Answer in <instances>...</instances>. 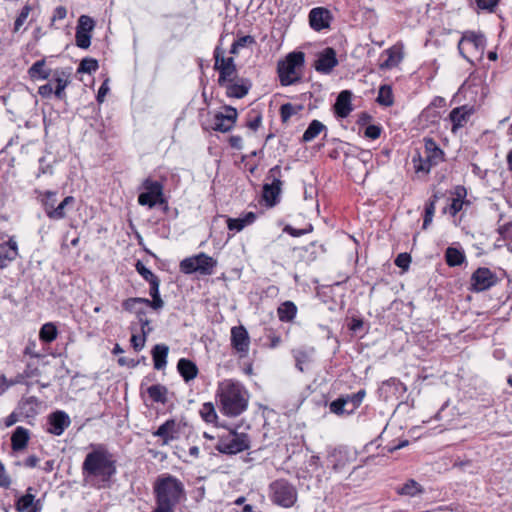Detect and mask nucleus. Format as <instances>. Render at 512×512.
Instances as JSON below:
<instances>
[{
  "label": "nucleus",
  "instance_id": "obj_23",
  "mask_svg": "<svg viewBox=\"0 0 512 512\" xmlns=\"http://www.w3.org/2000/svg\"><path fill=\"white\" fill-rule=\"evenodd\" d=\"M179 433V425L175 419H168L161 424L156 431L152 433L153 436L162 439L163 444H168L170 441L177 438L176 434Z\"/></svg>",
  "mask_w": 512,
  "mask_h": 512
},
{
  "label": "nucleus",
  "instance_id": "obj_12",
  "mask_svg": "<svg viewBox=\"0 0 512 512\" xmlns=\"http://www.w3.org/2000/svg\"><path fill=\"white\" fill-rule=\"evenodd\" d=\"M497 275L487 267L477 268L470 278V290L472 292H483L498 283Z\"/></svg>",
  "mask_w": 512,
  "mask_h": 512
},
{
  "label": "nucleus",
  "instance_id": "obj_19",
  "mask_svg": "<svg viewBox=\"0 0 512 512\" xmlns=\"http://www.w3.org/2000/svg\"><path fill=\"white\" fill-rule=\"evenodd\" d=\"M337 65L338 59L335 49L326 47L318 54L314 67L317 72L329 74Z\"/></svg>",
  "mask_w": 512,
  "mask_h": 512
},
{
  "label": "nucleus",
  "instance_id": "obj_58",
  "mask_svg": "<svg viewBox=\"0 0 512 512\" xmlns=\"http://www.w3.org/2000/svg\"><path fill=\"white\" fill-rule=\"evenodd\" d=\"M334 141H338L341 145H340V150L342 152V154L345 156V157H354V156H357V152L360 151L361 153H365L363 150H361L360 148L356 147V146H353L349 143H343L342 141L338 140V139H334Z\"/></svg>",
  "mask_w": 512,
  "mask_h": 512
},
{
  "label": "nucleus",
  "instance_id": "obj_26",
  "mask_svg": "<svg viewBox=\"0 0 512 512\" xmlns=\"http://www.w3.org/2000/svg\"><path fill=\"white\" fill-rule=\"evenodd\" d=\"M34 491V488L33 487H28L26 489V493L22 496H20L16 501H15V509L17 512H25V511H29L30 509H34L35 507H41V503H40V500L39 499H35V495L33 493Z\"/></svg>",
  "mask_w": 512,
  "mask_h": 512
},
{
  "label": "nucleus",
  "instance_id": "obj_7",
  "mask_svg": "<svg viewBox=\"0 0 512 512\" xmlns=\"http://www.w3.org/2000/svg\"><path fill=\"white\" fill-rule=\"evenodd\" d=\"M141 192L138 195V203L141 206L153 208L156 205L166 203L164 196V185L162 182L146 178L141 185Z\"/></svg>",
  "mask_w": 512,
  "mask_h": 512
},
{
  "label": "nucleus",
  "instance_id": "obj_50",
  "mask_svg": "<svg viewBox=\"0 0 512 512\" xmlns=\"http://www.w3.org/2000/svg\"><path fill=\"white\" fill-rule=\"evenodd\" d=\"M99 68L98 61L94 58L86 57L81 60L77 72L91 74L96 72Z\"/></svg>",
  "mask_w": 512,
  "mask_h": 512
},
{
  "label": "nucleus",
  "instance_id": "obj_2",
  "mask_svg": "<svg viewBox=\"0 0 512 512\" xmlns=\"http://www.w3.org/2000/svg\"><path fill=\"white\" fill-rule=\"evenodd\" d=\"M155 507L152 512H173L175 507L185 498V487L180 479L164 473L159 475L153 484Z\"/></svg>",
  "mask_w": 512,
  "mask_h": 512
},
{
  "label": "nucleus",
  "instance_id": "obj_59",
  "mask_svg": "<svg viewBox=\"0 0 512 512\" xmlns=\"http://www.w3.org/2000/svg\"><path fill=\"white\" fill-rule=\"evenodd\" d=\"M135 269L147 282L157 277V275H155L150 269H148L140 260L136 262Z\"/></svg>",
  "mask_w": 512,
  "mask_h": 512
},
{
  "label": "nucleus",
  "instance_id": "obj_48",
  "mask_svg": "<svg viewBox=\"0 0 512 512\" xmlns=\"http://www.w3.org/2000/svg\"><path fill=\"white\" fill-rule=\"evenodd\" d=\"M441 115L440 112L434 109L433 106H427L420 114L419 118L421 122H425L426 124H434L438 122Z\"/></svg>",
  "mask_w": 512,
  "mask_h": 512
},
{
  "label": "nucleus",
  "instance_id": "obj_4",
  "mask_svg": "<svg viewBox=\"0 0 512 512\" xmlns=\"http://www.w3.org/2000/svg\"><path fill=\"white\" fill-rule=\"evenodd\" d=\"M424 156H418L413 159L414 167L417 172L429 173L430 170L445 161V153L431 137H424Z\"/></svg>",
  "mask_w": 512,
  "mask_h": 512
},
{
  "label": "nucleus",
  "instance_id": "obj_57",
  "mask_svg": "<svg viewBox=\"0 0 512 512\" xmlns=\"http://www.w3.org/2000/svg\"><path fill=\"white\" fill-rule=\"evenodd\" d=\"M471 2L476 6L477 10L493 12L498 5L499 0H471Z\"/></svg>",
  "mask_w": 512,
  "mask_h": 512
},
{
  "label": "nucleus",
  "instance_id": "obj_18",
  "mask_svg": "<svg viewBox=\"0 0 512 512\" xmlns=\"http://www.w3.org/2000/svg\"><path fill=\"white\" fill-rule=\"evenodd\" d=\"M47 422V432L55 436L62 435L71 424L69 415L62 410H57L49 414Z\"/></svg>",
  "mask_w": 512,
  "mask_h": 512
},
{
  "label": "nucleus",
  "instance_id": "obj_24",
  "mask_svg": "<svg viewBox=\"0 0 512 512\" xmlns=\"http://www.w3.org/2000/svg\"><path fill=\"white\" fill-rule=\"evenodd\" d=\"M472 114L473 108L467 105L452 109L449 114V119L452 122V132H456L459 128H462Z\"/></svg>",
  "mask_w": 512,
  "mask_h": 512
},
{
  "label": "nucleus",
  "instance_id": "obj_5",
  "mask_svg": "<svg viewBox=\"0 0 512 512\" xmlns=\"http://www.w3.org/2000/svg\"><path fill=\"white\" fill-rule=\"evenodd\" d=\"M216 266L217 261L204 252L184 258L179 264L180 271L184 274L199 273L204 276L212 275Z\"/></svg>",
  "mask_w": 512,
  "mask_h": 512
},
{
  "label": "nucleus",
  "instance_id": "obj_53",
  "mask_svg": "<svg viewBox=\"0 0 512 512\" xmlns=\"http://www.w3.org/2000/svg\"><path fill=\"white\" fill-rule=\"evenodd\" d=\"M31 10H32V7L29 4H26L22 7L18 16L15 19L13 32L19 31V29L22 27V25L27 20Z\"/></svg>",
  "mask_w": 512,
  "mask_h": 512
},
{
  "label": "nucleus",
  "instance_id": "obj_39",
  "mask_svg": "<svg viewBox=\"0 0 512 512\" xmlns=\"http://www.w3.org/2000/svg\"><path fill=\"white\" fill-rule=\"evenodd\" d=\"M399 495L414 497L424 493V488L414 479L407 480L401 487L397 488Z\"/></svg>",
  "mask_w": 512,
  "mask_h": 512
},
{
  "label": "nucleus",
  "instance_id": "obj_52",
  "mask_svg": "<svg viewBox=\"0 0 512 512\" xmlns=\"http://www.w3.org/2000/svg\"><path fill=\"white\" fill-rule=\"evenodd\" d=\"M345 404H346V402H345L343 396L338 397L337 399H335L334 401H332L330 403V405H329L330 412L334 413L338 416L351 415L349 410H346Z\"/></svg>",
  "mask_w": 512,
  "mask_h": 512
},
{
  "label": "nucleus",
  "instance_id": "obj_37",
  "mask_svg": "<svg viewBox=\"0 0 512 512\" xmlns=\"http://www.w3.org/2000/svg\"><path fill=\"white\" fill-rule=\"evenodd\" d=\"M387 54V59L380 64L381 69H391L396 67L403 59L402 49L396 46H393L387 50H385Z\"/></svg>",
  "mask_w": 512,
  "mask_h": 512
},
{
  "label": "nucleus",
  "instance_id": "obj_8",
  "mask_svg": "<svg viewBox=\"0 0 512 512\" xmlns=\"http://www.w3.org/2000/svg\"><path fill=\"white\" fill-rule=\"evenodd\" d=\"M250 445L251 439L248 434L231 430L227 436L219 439L215 449L222 454L235 455L248 450Z\"/></svg>",
  "mask_w": 512,
  "mask_h": 512
},
{
  "label": "nucleus",
  "instance_id": "obj_62",
  "mask_svg": "<svg viewBox=\"0 0 512 512\" xmlns=\"http://www.w3.org/2000/svg\"><path fill=\"white\" fill-rule=\"evenodd\" d=\"M395 265L403 270H407L411 263V256L408 253H400L394 261Z\"/></svg>",
  "mask_w": 512,
  "mask_h": 512
},
{
  "label": "nucleus",
  "instance_id": "obj_17",
  "mask_svg": "<svg viewBox=\"0 0 512 512\" xmlns=\"http://www.w3.org/2000/svg\"><path fill=\"white\" fill-rule=\"evenodd\" d=\"M309 25L310 27L317 32L330 28L331 21L333 20V16L325 7H315L310 10L309 15Z\"/></svg>",
  "mask_w": 512,
  "mask_h": 512
},
{
  "label": "nucleus",
  "instance_id": "obj_36",
  "mask_svg": "<svg viewBox=\"0 0 512 512\" xmlns=\"http://www.w3.org/2000/svg\"><path fill=\"white\" fill-rule=\"evenodd\" d=\"M35 192L38 194L37 198L40 201L46 216L49 218L51 215L50 212L53 210L54 207H56L57 192L51 191V190H46V191L36 190Z\"/></svg>",
  "mask_w": 512,
  "mask_h": 512
},
{
  "label": "nucleus",
  "instance_id": "obj_9",
  "mask_svg": "<svg viewBox=\"0 0 512 512\" xmlns=\"http://www.w3.org/2000/svg\"><path fill=\"white\" fill-rule=\"evenodd\" d=\"M304 60V53L299 51L289 53L285 61L278 63L277 72L282 86H289L296 82L297 79L291 76L295 73L296 68L304 64Z\"/></svg>",
  "mask_w": 512,
  "mask_h": 512
},
{
  "label": "nucleus",
  "instance_id": "obj_3",
  "mask_svg": "<svg viewBox=\"0 0 512 512\" xmlns=\"http://www.w3.org/2000/svg\"><path fill=\"white\" fill-rule=\"evenodd\" d=\"M217 396L220 402V411L227 416H238L248 406V399L244 387L231 380L221 383L218 387Z\"/></svg>",
  "mask_w": 512,
  "mask_h": 512
},
{
  "label": "nucleus",
  "instance_id": "obj_47",
  "mask_svg": "<svg viewBox=\"0 0 512 512\" xmlns=\"http://www.w3.org/2000/svg\"><path fill=\"white\" fill-rule=\"evenodd\" d=\"M152 330V328H147L146 331H141V334H132L130 342L136 352L141 351L145 347L147 336L152 332Z\"/></svg>",
  "mask_w": 512,
  "mask_h": 512
},
{
  "label": "nucleus",
  "instance_id": "obj_13",
  "mask_svg": "<svg viewBox=\"0 0 512 512\" xmlns=\"http://www.w3.org/2000/svg\"><path fill=\"white\" fill-rule=\"evenodd\" d=\"M281 168L276 165L268 172V178H272L271 183L263 185V198L269 207L275 206L279 202L282 181L280 180Z\"/></svg>",
  "mask_w": 512,
  "mask_h": 512
},
{
  "label": "nucleus",
  "instance_id": "obj_56",
  "mask_svg": "<svg viewBox=\"0 0 512 512\" xmlns=\"http://www.w3.org/2000/svg\"><path fill=\"white\" fill-rule=\"evenodd\" d=\"M76 45L81 49H88L91 45V35L88 32L76 30L75 34Z\"/></svg>",
  "mask_w": 512,
  "mask_h": 512
},
{
  "label": "nucleus",
  "instance_id": "obj_14",
  "mask_svg": "<svg viewBox=\"0 0 512 512\" xmlns=\"http://www.w3.org/2000/svg\"><path fill=\"white\" fill-rule=\"evenodd\" d=\"M486 45V39L482 33H476L474 31H466L463 33L459 43V53L467 58L465 55L466 50H475L476 52H483Z\"/></svg>",
  "mask_w": 512,
  "mask_h": 512
},
{
  "label": "nucleus",
  "instance_id": "obj_21",
  "mask_svg": "<svg viewBox=\"0 0 512 512\" xmlns=\"http://www.w3.org/2000/svg\"><path fill=\"white\" fill-rule=\"evenodd\" d=\"M352 96L353 94L350 90H343L338 94L333 105L334 114L337 118L344 119L350 115L353 110Z\"/></svg>",
  "mask_w": 512,
  "mask_h": 512
},
{
  "label": "nucleus",
  "instance_id": "obj_33",
  "mask_svg": "<svg viewBox=\"0 0 512 512\" xmlns=\"http://www.w3.org/2000/svg\"><path fill=\"white\" fill-rule=\"evenodd\" d=\"M69 76L70 72H66L65 70H56L53 74L54 81L56 82V89L54 90V95L59 100H63L66 97L65 88L69 84Z\"/></svg>",
  "mask_w": 512,
  "mask_h": 512
},
{
  "label": "nucleus",
  "instance_id": "obj_49",
  "mask_svg": "<svg viewBox=\"0 0 512 512\" xmlns=\"http://www.w3.org/2000/svg\"><path fill=\"white\" fill-rule=\"evenodd\" d=\"M376 101L386 107L393 104V94L390 86L383 85L380 87Z\"/></svg>",
  "mask_w": 512,
  "mask_h": 512
},
{
  "label": "nucleus",
  "instance_id": "obj_31",
  "mask_svg": "<svg viewBox=\"0 0 512 512\" xmlns=\"http://www.w3.org/2000/svg\"><path fill=\"white\" fill-rule=\"evenodd\" d=\"M443 196H444V193L437 190L432 194V196L426 202L425 209H424L423 225H422L423 229H427L428 226L432 223L433 217L435 214L436 203Z\"/></svg>",
  "mask_w": 512,
  "mask_h": 512
},
{
  "label": "nucleus",
  "instance_id": "obj_30",
  "mask_svg": "<svg viewBox=\"0 0 512 512\" xmlns=\"http://www.w3.org/2000/svg\"><path fill=\"white\" fill-rule=\"evenodd\" d=\"M314 348H299L292 350L296 368L300 372H304L308 364L313 360Z\"/></svg>",
  "mask_w": 512,
  "mask_h": 512
},
{
  "label": "nucleus",
  "instance_id": "obj_46",
  "mask_svg": "<svg viewBox=\"0 0 512 512\" xmlns=\"http://www.w3.org/2000/svg\"><path fill=\"white\" fill-rule=\"evenodd\" d=\"M303 109L302 105H293L285 103L280 106V117L283 123L287 122L293 115L298 114Z\"/></svg>",
  "mask_w": 512,
  "mask_h": 512
},
{
  "label": "nucleus",
  "instance_id": "obj_34",
  "mask_svg": "<svg viewBox=\"0 0 512 512\" xmlns=\"http://www.w3.org/2000/svg\"><path fill=\"white\" fill-rule=\"evenodd\" d=\"M224 86L227 88L226 94L228 97L241 99L248 94L251 83L247 79H242L240 84L229 82V84H225Z\"/></svg>",
  "mask_w": 512,
  "mask_h": 512
},
{
  "label": "nucleus",
  "instance_id": "obj_45",
  "mask_svg": "<svg viewBox=\"0 0 512 512\" xmlns=\"http://www.w3.org/2000/svg\"><path fill=\"white\" fill-rule=\"evenodd\" d=\"M366 395V391L364 389H360L356 393L342 395L346 404H351L349 408V412L352 414L354 411L361 405L364 397Z\"/></svg>",
  "mask_w": 512,
  "mask_h": 512
},
{
  "label": "nucleus",
  "instance_id": "obj_63",
  "mask_svg": "<svg viewBox=\"0 0 512 512\" xmlns=\"http://www.w3.org/2000/svg\"><path fill=\"white\" fill-rule=\"evenodd\" d=\"M227 227L231 231L240 232L243 230L246 225L243 222V219L241 217L239 218H228L227 219Z\"/></svg>",
  "mask_w": 512,
  "mask_h": 512
},
{
  "label": "nucleus",
  "instance_id": "obj_40",
  "mask_svg": "<svg viewBox=\"0 0 512 512\" xmlns=\"http://www.w3.org/2000/svg\"><path fill=\"white\" fill-rule=\"evenodd\" d=\"M466 260L465 254L463 250L455 248V247H448L445 251V261L449 267H456L463 264V262Z\"/></svg>",
  "mask_w": 512,
  "mask_h": 512
},
{
  "label": "nucleus",
  "instance_id": "obj_38",
  "mask_svg": "<svg viewBox=\"0 0 512 512\" xmlns=\"http://www.w3.org/2000/svg\"><path fill=\"white\" fill-rule=\"evenodd\" d=\"M28 74L32 80H45L51 75V70L46 68L44 59L38 60L28 69Z\"/></svg>",
  "mask_w": 512,
  "mask_h": 512
},
{
  "label": "nucleus",
  "instance_id": "obj_20",
  "mask_svg": "<svg viewBox=\"0 0 512 512\" xmlns=\"http://www.w3.org/2000/svg\"><path fill=\"white\" fill-rule=\"evenodd\" d=\"M18 256V243L15 236H9L7 241L0 243V268L8 267Z\"/></svg>",
  "mask_w": 512,
  "mask_h": 512
},
{
  "label": "nucleus",
  "instance_id": "obj_44",
  "mask_svg": "<svg viewBox=\"0 0 512 512\" xmlns=\"http://www.w3.org/2000/svg\"><path fill=\"white\" fill-rule=\"evenodd\" d=\"M58 335L57 327L54 323L48 322L42 325L39 331V338L44 343L53 342Z\"/></svg>",
  "mask_w": 512,
  "mask_h": 512
},
{
  "label": "nucleus",
  "instance_id": "obj_54",
  "mask_svg": "<svg viewBox=\"0 0 512 512\" xmlns=\"http://www.w3.org/2000/svg\"><path fill=\"white\" fill-rule=\"evenodd\" d=\"M95 27V21L87 15H81L78 19L76 30L90 33Z\"/></svg>",
  "mask_w": 512,
  "mask_h": 512
},
{
  "label": "nucleus",
  "instance_id": "obj_10",
  "mask_svg": "<svg viewBox=\"0 0 512 512\" xmlns=\"http://www.w3.org/2000/svg\"><path fill=\"white\" fill-rule=\"evenodd\" d=\"M226 114L217 112L214 114L209 124L203 123L202 127L204 130H213L222 133L229 132L233 129L236 124L238 112L237 109L232 106H225Z\"/></svg>",
  "mask_w": 512,
  "mask_h": 512
},
{
  "label": "nucleus",
  "instance_id": "obj_60",
  "mask_svg": "<svg viewBox=\"0 0 512 512\" xmlns=\"http://www.w3.org/2000/svg\"><path fill=\"white\" fill-rule=\"evenodd\" d=\"M39 167H38V173L37 177H40L41 175H52L53 174V168L52 165L47 162L46 157L42 156L38 160Z\"/></svg>",
  "mask_w": 512,
  "mask_h": 512
},
{
  "label": "nucleus",
  "instance_id": "obj_27",
  "mask_svg": "<svg viewBox=\"0 0 512 512\" xmlns=\"http://www.w3.org/2000/svg\"><path fill=\"white\" fill-rule=\"evenodd\" d=\"M327 462L334 472H341L349 462L348 453L341 448L334 449L328 455Z\"/></svg>",
  "mask_w": 512,
  "mask_h": 512
},
{
  "label": "nucleus",
  "instance_id": "obj_42",
  "mask_svg": "<svg viewBox=\"0 0 512 512\" xmlns=\"http://www.w3.org/2000/svg\"><path fill=\"white\" fill-rule=\"evenodd\" d=\"M147 393L153 402L165 404L168 401V389L164 385L154 384L147 388Z\"/></svg>",
  "mask_w": 512,
  "mask_h": 512
},
{
  "label": "nucleus",
  "instance_id": "obj_55",
  "mask_svg": "<svg viewBox=\"0 0 512 512\" xmlns=\"http://www.w3.org/2000/svg\"><path fill=\"white\" fill-rule=\"evenodd\" d=\"M152 299L138 297L135 302H142L145 307H150L155 311H159L164 307V301L161 296L151 297Z\"/></svg>",
  "mask_w": 512,
  "mask_h": 512
},
{
  "label": "nucleus",
  "instance_id": "obj_16",
  "mask_svg": "<svg viewBox=\"0 0 512 512\" xmlns=\"http://www.w3.org/2000/svg\"><path fill=\"white\" fill-rule=\"evenodd\" d=\"M138 300V297L127 298L122 302V308L129 312L135 314L138 323L140 325L141 331H146L147 328H152L150 326L151 321L147 318L146 307L142 302H134Z\"/></svg>",
  "mask_w": 512,
  "mask_h": 512
},
{
  "label": "nucleus",
  "instance_id": "obj_11",
  "mask_svg": "<svg viewBox=\"0 0 512 512\" xmlns=\"http://www.w3.org/2000/svg\"><path fill=\"white\" fill-rule=\"evenodd\" d=\"M214 58V69L219 72L218 84L224 86L227 82H232L237 75L234 58L224 57L219 47L214 51Z\"/></svg>",
  "mask_w": 512,
  "mask_h": 512
},
{
  "label": "nucleus",
  "instance_id": "obj_22",
  "mask_svg": "<svg viewBox=\"0 0 512 512\" xmlns=\"http://www.w3.org/2000/svg\"><path fill=\"white\" fill-rule=\"evenodd\" d=\"M453 198L451 203L443 208V213H449L452 217L456 216L463 208L465 198L467 196V190L462 185H457L452 191Z\"/></svg>",
  "mask_w": 512,
  "mask_h": 512
},
{
  "label": "nucleus",
  "instance_id": "obj_61",
  "mask_svg": "<svg viewBox=\"0 0 512 512\" xmlns=\"http://www.w3.org/2000/svg\"><path fill=\"white\" fill-rule=\"evenodd\" d=\"M382 127L380 125H368L364 130V137L375 140L380 137Z\"/></svg>",
  "mask_w": 512,
  "mask_h": 512
},
{
  "label": "nucleus",
  "instance_id": "obj_28",
  "mask_svg": "<svg viewBox=\"0 0 512 512\" xmlns=\"http://www.w3.org/2000/svg\"><path fill=\"white\" fill-rule=\"evenodd\" d=\"M30 440V431L22 426L15 428L11 436V448L18 452L24 450Z\"/></svg>",
  "mask_w": 512,
  "mask_h": 512
},
{
  "label": "nucleus",
  "instance_id": "obj_29",
  "mask_svg": "<svg viewBox=\"0 0 512 512\" xmlns=\"http://www.w3.org/2000/svg\"><path fill=\"white\" fill-rule=\"evenodd\" d=\"M39 400L35 396L22 398L18 403V411L20 416L24 418H34L37 415V406Z\"/></svg>",
  "mask_w": 512,
  "mask_h": 512
},
{
  "label": "nucleus",
  "instance_id": "obj_43",
  "mask_svg": "<svg viewBox=\"0 0 512 512\" xmlns=\"http://www.w3.org/2000/svg\"><path fill=\"white\" fill-rule=\"evenodd\" d=\"M75 203V198L73 196H66L53 210L50 212L49 219L51 220H61L66 217L65 209L68 206H71Z\"/></svg>",
  "mask_w": 512,
  "mask_h": 512
},
{
  "label": "nucleus",
  "instance_id": "obj_15",
  "mask_svg": "<svg viewBox=\"0 0 512 512\" xmlns=\"http://www.w3.org/2000/svg\"><path fill=\"white\" fill-rule=\"evenodd\" d=\"M231 346L239 354L240 358L246 357L250 347V337L247 329L242 326H234L231 328Z\"/></svg>",
  "mask_w": 512,
  "mask_h": 512
},
{
  "label": "nucleus",
  "instance_id": "obj_64",
  "mask_svg": "<svg viewBox=\"0 0 512 512\" xmlns=\"http://www.w3.org/2000/svg\"><path fill=\"white\" fill-rule=\"evenodd\" d=\"M312 230H313V227L311 224L308 226V228H305V229H296V228L292 227L291 225H286L284 228V232L288 233L289 235H291L293 237H300L304 234L311 232Z\"/></svg>",
  "mask_w": 512,
  "mask_h": 512
},
{
  "label": "nucleus",
  "instance_id": "obj_41",
  "mask_svg": "<svg viewBox=\"0 0 512 512\" xmlns=\"http://www.w3.org/2000/svg\"><path fill=\"white\" fill-rule=\"evenodd\" d=\"M326 130V126L319 120H312L305 132L302 135V142H311L314 140L322 131Z\"/></svg>",
  "mask_w": 512,
  "mask_h": 512
},
{
  "label": "nucleus",
  "instance_id": "obj_6",
  "mask_svg": "<svg viewBox=\"0 0 512 512\" xmlns=\"http://www.w3.org/2000/svg\"><path fill=\"white\" fill-rule=\"evenodd\" d=\"M271 501L281 507L290 508L297 501V490L286 479H277L269 485Z\"/></svg>",
  "mask_w": 512,
  "mask_h": 512
},
{
  "label": "nucleus",
  "instance_id": "obj_1",
  "mask_svg": "<svg viewBox=\"0 0 512 512\" xmlns=\"http://www.w3.org/2000/svg\"><path fill=\"white\" fill-rule=\"evenodd\" d=\"M90 451L82 463V476L86 484L96 489H107L117 474V458L103 443H91Z\"/></svg>",
  "mask_w": 512,
  "mask_h": 512
},
{
  "label": "nucleus",
  "instance_id": "obj_35",
  "mask_svg": "<svg viewBox=\"0 0 512 512\" xmlns=\"http://www.w3.org/2000/svg\"><path fill=\"white\" fill-rule=\"evenodd\" d=\"M297 306L294 302L287 300L279 305L277 308V315L281 322H292L297 315Z\"/></svg>",
  "mask_w": 512,
  "mask_h": 512
},
{
  "label": "nucleus",
  "instance_id": "obj_32",
  "mask_svg": "<svg viewBox=\"0 0 512 512\" xmlns=\"http://www.w3.org/2000/svg\"><path fill=\"white\" fill-rule=\"evenodd\" d=\"M168 353L169 347L166 344H156L152 348L151 355L156 370H162L166 367Z\"/></svg>",
  "mask_w": 512,
  "mask_h": 512
},
{
  "label": "nucleus",
  "instance_id": "obj_25",
  "mask_svg": "<svg viewBox=\"0 0 512 512\" xmlns=\"http://www.w3.org/2000/svg\"><path fill=\"white\" fill-rule=\"evenodd\" d=\"M176 368L185 383L194 380L199 373L196 363L187 358H180Z\"/></svg>",
  "mask_w": 512,
  "mask_h": 512
},
{
  "label": "nucleus",
  "instance_id": "obj_51",
  "mask_svg": "<svg viewBox=\"0 0 512 512\" xmlns=\"http://www.w3.org/2000/svg\"><path fill=\"white\" fill-rule=\"evenodd\" d=\"M200 415L206 423H214L217 419V413L211 402H206L202 405Z\"/></svg>",
  "mask_w": 512,
  "mask_h": 512
}]
</instances>
